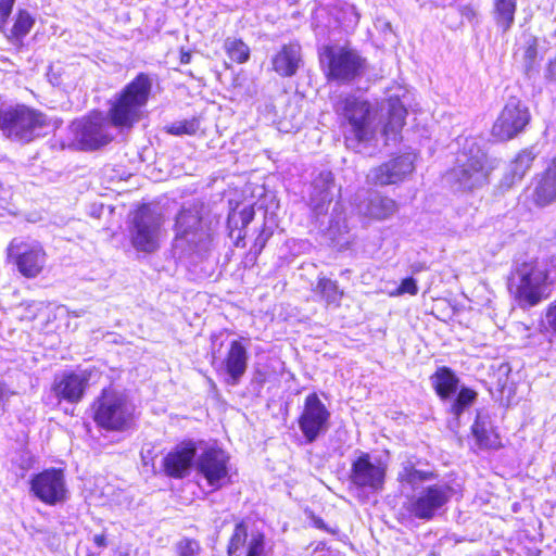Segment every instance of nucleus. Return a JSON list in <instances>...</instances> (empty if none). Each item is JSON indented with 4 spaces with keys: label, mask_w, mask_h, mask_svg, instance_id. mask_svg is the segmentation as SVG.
<instances>
[{
    "label": "nucleus",
    "mask_w": 556,
    "mask_h": 556,
    "mask_svg": "<svg viewBox=\"0 0 556 556\" xmlns=\"http://www.w3.org/2000/svg\"><path fill=\"white\" fill-rule=\"evenodd\" d=\"M15 0H0V30L3 31Z\"/></svg>",
    "instance_id": "79ce46f5"
},
{
    "label": "nucleus",
    "mask_w": 556,
    "mask_h": 556,
    "mask_svg": "<svg viewBox=\"0 0 556 556\" xmlns=\"http://www.w3.org/2000/svg\"><path fill=\"white\" fill-rule=\"evenodd\" d=\"M204 205L191 203L178 212L175 220V247L188 252L205 248L211 239V228L204 220Z\"/></svg>",
    "instance_id": "39448f33"
},
{
    "label": "nucleus",
    "mask_w": 556,
    "mask_h": 556,
    "mask_svg": "<svg viewBox=\"0 0 556 556\" xmlns=\"http://www.w3.org/2000/svg\"><path fill=\"white\" fill-rule=\"evenodd\" d=\"M554 283L551 263L535 258L516 265L509 279V290L518 305L526 309L547 299Z\"/></svg>",
    "instance_id": "f257e3e1"
},
{
    "label": "nucleus",
    "mask_w": 556,
    "mask_h": 556,
    "mask_svg": "<svg viewBox=\"0 0 556 556\" xmlns=\"http://www.w3.org/2000/svg\"><path fill=\"white\" fill-rule=\"evenodd\" d=\"M471 430L480 447L497 448L501 445L500 438L495 433L489 416L478 414Z\"/></svg>",
    "instance_id": "a878e982"
},
{
    "label": "nucleus",
    "mask_w": 556,
    "mask_h": 556,
    "mask_svg": "<svg viewBox=\"0 0 556 556\" xmlns=\"http://www.w3.org/2000/svg\"><path fill=\"white\" fill-rule=\"evenodd\" d=\"M34 24L35 18L26 10H20L10 34L7 35L8 39L13 42H21Z\"/></svg>",
    "instance_id": "7c9ffc66"
},
{
    "label": "nucleus",
    "mask_w": 556,
    "mask_h": 556,
    "mask_svg": "<svg viewBox=\"0 0 556 556\" xmlns=\"http://www.w3.org/2000/svg\"><path fill=\"white\" fill-rule=\"evenodd\" d=\"M330 413L316 393L306 396L303 412L299 418V426L305 439L313 442L328 428Z\"/></svg>",
    "instance_id": "f3484780"
},
{
    "label": "nucleus",
    "mask_w": 556,
    "mask_h": 556,
    "mask_svg": "<svg viewBox=\"0 0 556 556\" xmlns=\"http://www.w3.org/2000/svg\"><path fill=\"white\" fill-rule=\"evenodd\" d=\"M30 490L41 502L55 505L66 498V484L61 469H47L30 481Z\"/></svg>",
    "instance_id": "dca6fc26"
},
{
    "label": "nucleus",
    "mask_w": 556,
    "mask_h": 556,
    "mask_svg": "<svg viewBox=\"0 0 556 556\" xmlns=\"http://www.w3.org/2000/svg\"><path fill=\"white\" fill-rule=\"evenodd\" d=\"M517 0H493V14L496 25L507 31L515 21Z\"/></svg>",
    "instance_id": "c756f323"
},
{
    "label": "nucleus",
    "mask_w": 556,
    "mask_h": 556,
    "mask_svg": "<svg viewBox=\"0 0 556 556\" xmlns=\"http://www.w3.org/2000/svg\"><path fill=\"white\" fill-rule=\"evenodd\" d=\"M406 116V110L397 100H390L388 121L383 126V136L387 140H395L400 134L404 119Z\"/></svg>",
    "instance_id": "c85d7f7f"
},
{
    "label": "nucleus",
    "mask_w": 556,
    "mask_h": 556,
    "mask_svg": "<svg viewBox=\"0 0 556 556\" xmlns=\"http://www.w3.org/2000/svg\"><path fill=\"white\" fill-rule=\"evenodd\" d=\"M152 89L150 77L140 73L115 96L108 115L112 125L121 130L130 129L144 112Z\"/></svg>",
    "instance_id": "f03ea898"
},
{
    "label": "nucleus",
    "mask_w": 556,
    "mask_h": 556,
    "mask_svg": "<svg viewBox=\"0 0 556 556\" xmlns=\"http://www.w3.org/2000/svg\"><path fill=\"white\" fill-rule=\"evenodd\" d=\"M222 365L226 374V383L230 386L238 384L248 367L247 348L240 341L233 340Z\"/></svg>",
    "instance_id": "aec40b11"
},
{
    "label": "nucleus",
    "mask_w": 556,
    "mask_h": 556,
    "mask_svg": "<svg viewBox=\"0 0 556 556\" xmlns=\"http://www.w3.org/2000/svg\"><path fill=\"white\" fill-rule=\"evenodd\" d=\"M224 48L232 61L237 63H244L250 55L249 47L240 39L227 38Z\"/></svg>",
    "instance_id": "72a5a7b5"
},
{
    "label": "nucleus",
    "mask_w": 556,
    "mask_h": 556,
    "mask_svg": "<svg viewBox=\"0 0 556 556\" xmlns=\"http://www.w3.org/2000/svg\"><path fill=\"white\" fill-rule=\"evenodd\" d=\"M323 61H327L328 79L350 83L361 77L366 68V60L357 51L344 47H325Z\"/></svg>",
    "instance_id": "1a4fd4ad"
},
{
    "label": "nucleus",
    "mask_w": 556,
    "mask_h": 556,
    "mask_svg": "<svg viewBox=\"0 0 556 556\" xmlns=\"http://www.w3.org/2000/svg\"><path fill=\"white\" fill-rule=\"evenodd\" d=\"M50 126L48 116L25 104L0 109V131L7 139L26 144L43 135Z\"/></svg>",
    "instance_id": "7ed1b4c3"
},
{
    "label": "nucleus",
    "mask_w": 556,
    "mask_h": 556,
    "mask_svg": "<svg viewBox=\"0 0 556 556\" xmlns=\"http://www.w3.org/2000/svg\"><path fill=\"white\" fill-rule=\"evenodd\" d=\"M533 201L545 206L556 200V162L534 178Z\"/></svg>",
    "instance_id": "393cba45"
},
{
    "label": "nucleus",
    "mask_w": 556,
    "mask_h": 556,
    "mask_svg": "<svg viewBox=\"0 0 556 556\" xmlns=\"http://www.w3.org/2000/svg\"><path fill=\"white\" fill-rule=\"evenodd\" d=\"M8 256L25 278L39 276L47 263L43 247L35 240L13 239L8 248Z\"/></svg>",
    "instance_id": "f8f14e48"
},
{
    "label": "nucleus",
    "mask_w": 556,
    "mask_h": 556,
    "mask_svg": "<svg viewBox=\"0 0 556 556\" xmlns=\"http://www.w3.org/2000/svg\"><path fill=\"white\" fill-rule=\"evenodd\" d=\"M544 323L546 328L556 336V301L547 306L544 315Z\"/></svg>",
    "instance_id": "37998d69"
},
{
    "label": "nucleus",
    "mask_w": 556,
    "mask_h": 556,
    "mask_svg": "<svg viewBox=\"0 0 556 556\" xmlns=\"http://www.w3.org/2000/svg\"><path fill=\"white\" fill-rule=\"evenodd\" d=\"M387 466L380 460H371L367 453H362L352 464L351 482L362 489L379 491L386 479Z\"/></svg>",
    "instance_id": "2eb2a0df"
},
{
    "label": "nucleus",
    "mask_w": 556,
    "mask_h": 556,
    "mask_svg": "<svg viewBox=\"0 0 556 556\" xmlns=\"http://www.w3.org/2000/svg\"><path fill=\"white\" fill-rule=\"evenodd\" d=\"M248 539L247 527L243 523H238L231 535L228 553L230 556H242L241 549L243 548Z\"/></svg>",
    "instance_id": "c9c22d12"
},
{
    "label": "nucleus",
    "mask_w": 556,
    "mask_h": 556,
    "mask_svg": "<svg viewBox=\"0 0 556 556\" xmlns=\"http://www.w3.org/2000/svg\"><path fill=\"white\" fill-rule=\"evenodd\" d=\"M348 232V224L344 217L339 218L338 220H331L329 226V235L332 239L336 238L337 235H341Z\"/></svg>",
    "instance_id": "c03bdc74"
},
{
    "label": "nucleus",
    "mask_w": 556,
    "mask_h": 556,
    "mask_svg": "<svg viewBox=\"0 0 556 556\" xmlns=\"http://www.w3.org/2000/svg\"><path fill=\"white\" fill-rule=\"evenodd\" d=\"M264 552V536L262 534H253L247 546V556H262Z\"/></svg>",
    "instance_id": "a19ab883"
},
{
    "label": "nucleus",
    "mask_w": 556,
    "mask_h": 556,
    "mask_svg": "<svg viewBox=\"0 0 556 556\" xmlns=\"http://www.w3.org/2000/svg\"><path fill=\"white\" fill-rule=\"evenodd\" d=\"M405 293H408L410 295H416L418 293V286L416 283V280L414 278H405L402 280L399 288L392 292H390L391 296H400Z\"/></svg>",
    "instance_id": "ea45409f"
},
{
    "label": "nucleus",
    "mask_w": 556,
    "mask_h": 556,
    "mask_svg": "<svg viewBox=\"0 0 556 556\" xmlns=\"http://www.w3.org/2000/svg\"><path fill=\"white\" fill-rule=\"evenodd\" d=\"M194 456L195 446L192 443H186L177 446L163 459V466L166 475L173 478L185 477L190 470Z\"/></svg>",
    "instance_id": "4be33fe9"
},
{
    "label": "nucleus",
    "mask_w": 556,
    "mask_h": 556,
    "mask_svg": "<svg viewBox=\"0 0 556 556\" xmlns=\"http://www.w3.org/2000/svg\"><path fill=\"white\" fill-rule=\"evenodd\" d=\"M13 394L14 392L10 391L4 383L0 382V408L3 407L4 403Z\"/></svg>",
    "instance_id": "de8ad7c7"
},
{
    "label": "nucleus",
    "mask_w": 556,
    "mask_h": 556,
    "mask_svg": "<svg viewBox=\"0 0 556 556\" xmlns=\"http://www.w3.org/2000/svg\"><path fill=\"white\" fill-rule=\"evenodd\" d=\"M535 156L532 149L521 150L510 163L508 174L505 177L506 184L511 186L520 181L531 168Z\"/></svg>",
    "instance_id": "cd10ccee"
},
{
    "label": "nucleus",
    "mask_w": 556,
    "mask_h": 556,
    "mask_svg": "<svg viewBox=\"0 0 556 556\" xmlns=\"http://www.w3.org/2000/svg\"><path fill=\"white\" fill-rule=\"evenodd\" d=\"M485 162V154L478 147H472L469 152L464 151L457 156L456 165L447 174V180L464 191L481 188L489 177Z\"/></svg>",
    "instance_id": "423d86ee"
},
{
    "label": "nucleus",
    "mask_w": 556,
    "mask_h": 556,
    "mask_svg": "<svg viewBox=\"0 0 556 556\" xmlns=\"http://www.w3.org/2000/svg\"><path fill=\"white\" fill-rule=\"evenodd\" d=\"M433 477L432 471L418 470L409 464L405 465L399 472V479L413 488H416L419 482L430 481Z\"/></svg>",
    "instance_id": "473e14b6"
},
{
    "label": "nucleus",
    "mask_w": 556,
    "mask_h": 556,
    "mask_svg": "<svg viewBox=\"0 0 556 556\" xmlns=\"http://www.w3.org/2000/svg\"><path fill=\"white\" fill-rule=\"evenodd\" d=\"M113 128L111 121L101 113L75 121L71 126L74 140L81 150H96L110 143L114 138Z\"/></svg>",
    "instance_id": "9d476101"
},
{
    "label": "nucleus",
    "mask_w": 556,
    "mask_h": 556,
    "mask_svg": "<svg viewBox=\"0 0 556 556\" xmlns=\"http://www.w3.org/2000/svg\"><path fill=\"white\" fill-rule=\"evenodd\" d=\"M200 128V121L195 117L172 123L165 127L166 131L174 136L194 135Z\"/></svg>",
    "instance_id": "f704fd0d"
},
{
    "label": "nucleus",
    "mask_w": 556,
    "mask_h": 556,
    "mask_svg": "<svg viewBox=\"0 0 556 556\" xmlns=\"http://www.w3.org/2000/svg\"><path fill=\"white\" fill-rule=\"evenodd\" d=\"M163 236V217L150 205L140 206L129 226L132 247L140 252L152 253L160 247Z\"/></svg>",
    "instance_id": "6e6552de"
},
{
    "label": "nucleus",
    "mask_w": 556,
    "mask_h": 556,
    "mask_svg": "<svg viewBox=\"0 0 556 556\" xmlns=\"http://www.w3.org/2000/svg\"><path fill=\"white\" fill-rule=\"evenodd\" d=\"M177 556H200V543L192 539H182L176 544Z\"/></svg>",
    "instance_id": "58836bf2"
},
{
    "label": "nucleus",
    "mask_w": 556,
    "mask_h": 556,
    "mask_svg": "<svg viewBox=\"0 0 556 556\" xmlns=\"http://www.w3.org/2000/svg\"><path fill=\"white\" fill-rule=\"evenodd\" d=\"M358 213L369 219L384 220L393 216L397 210V203L379 193H370L357 205Z\"/></svg>",
    "instance_id": "5701e85b"
},
{
    "label": "nucleus",
    "mask_w": 556,
    "mask_h": 556,
    "mask_svg": "<svg viewBox=\"0 0 556 556\" xmlns=\"http://www.w3.org/2000/svg\"><path fill=\"white\" fill-rule=\"evenodd\" d=\"M16 463L23 470H27L31 467L33 459L28 453L24 452L21 454L20 459L16 460Z\"/></svg>",
    "instance_id": "49530a36"
},
{
    "label": "nucleus",
    "mask_w": 556,
    "mask_h": 556,
    "mask_svg": "<svg viewBox=\"0 0 556 556\" xmlns=\"http://www.w3.org/2000/svg\"><path fill=\"white\" fill-rule=\"evenodd\" d=\"M334 178L331 172L323 170L312 184L309 203L316 214H323L334 197Z\"/></svg>",
    "instance_id": "412c9836"
},
{
    "label": "nucleus",
    "mask_w": 556,
    "mask_h": 556,
    "mask_svg": "<svg viewBox=\"0 0 556 556\" xmlns=\"http://www.w3.org/2000/svg\"><path fill=\"white\" fill-rule=\"evenodd\" d=\"M316 291L328 305H339L343 296V291L339 289L338 282L328 278H320L317 282Z\"/></svg>",
    "instance_id": "2f4dec72"
},
{
    "label": "nucleus",
    "mask_w": 556,
    "mask_h": 556,
    "mask_svg": "<svg viewBox=\"0 0 556 556\" xmlns=\"http://www.w3.org/2000/svg\"><path fill=\"white\" fill-rule=\"evenodd\" d=\"M415 155L405 153L372 168L367 175L369 182L379 186L394 185L404 180L415 168Z\"/></svg>",
    "instance_id": "a211bd4d"
},
{
    "label": "nucleus",
    "mask_w": 556,
    "mask_h": 556,
    "mask_svg": "<svg viewBox=\"0 0 556 556\" xmlns=\"http://www.w3.org/2000/svg\"><path fill=\"white\" fill-rule=\"evenodd\" d=\"M302 63L301 47L299 43H289L273 56V70L282 77H291L295 75Z\"/></svg>",
    "instance_id": "b1692460"
},
{
    "label": "nucleus",
    "mask_w": 556,
    "mask_h": 556,
    "mask_svg": "<svg viewBox=\"0 0 556 556\" xmlns=\"http://www.w3.org/2000/svg\"><path fill=\"white\" fill-rule=\"evenodd\" d=\"M92 542L98 547H105L106 546V536H105L104 533L94 534L93 538H92Z\"/></svg>",
    "instance_id": "09e8293b"
},
{
    "label": "nucleus",
    "mask_w": 556,
    "mask_h": 556,
    "mask_svg": "<svg viewBox=\"0 0 556 556\" xmlns=\"http://www.w3.org/2000/svg\"><path fill=\"white\" fill-rule=\"evenodd\" d=\"M228 455L219 447L207 446L199 455L195 466L208 485L219 489L228 481Z\"/></svg>",
    "instance_id": "4468645a"
},
{
    "label": "nucleus",
    "mask_w": 556,
    "mask_h": 556,
    "mask_svg": "<svg viewBox=\"0 0 556 556\" xmlns=\"http://www.w3.org/2000/svg\"><path fill=\"white\" fill-rule=\"evenodd\" d=\"M523 59L528 67H531L539 54V40L532 35H525Z\"/></svg>",
    "instance_id": "4c0bfd02"
},
{
    "label": "nucleus",
    "mask_w": 556,
    "mask_h": 556,
    "mask_svg": "<svg viewBox=\"0 0 556 556\" xmlns=\"http://www.w3.org/2000/svg\"><path fill=\"white\" fill-rule=\"evenodd\" d=\"M431 382L437 394L446 400L456 392L459 380L450 368L443 366L431 376Z\"/></svg>",
    "instance_id": "bb28decb"
},
{
    "label": "nucleus",
    "mask_w": 556,
    "mask_h": 556,
    "mask_svg": "<svg viewBox=\"0 0 556 556\" xmlns=\"http://www.w3.org/2000/svg\"><path fill=\"white\" fill-rule=\"evenodd\" d=\"M134 405L116 390H103L94 404V421L109 430H124L131 424Z\"/></svg>",
    "instance_id": "0eeeda50"
},
{
    "label": "nucleus",
    "mask_w": 556,
    "mask_h": 556,
    "mask_svg": "<svg viewBox=\"0 0 556 556\" xmlns=\"http://www.w3.org/2000/svg\"><path fill=\"white\" fill-rule=\"evenodd\" d=\"M531 118L528 106L517 98H510L492 127V136L507 141L525 130Z\"/></svg>",
    "instance_id": "ddd939ff"
},
{
    "label": "nucleus",
    "mask_w": 556,
    "mask_h": 556,
    "mask_svg": "<svg viewBox=\"0 0 556 556\" xmlns=\"http://www.w3.org/2000/svg\"><path fill=\"white\" fill-rule=\"evenodd\" d=\"M452 493L453 490L447 483L428 484L415 491L407 501L406 509L418 519H432L450 501Z\"/></svg>",
    "instance_id": "9b49d317"
},
{
    "label": "nucleus",
    "mask_w": 556,
    "mask_h": 556,
    "mask_svg": "<svg viewBox=\"0 0 556 556\" xmlns=\"http://www.w3.org/2000/svg\"><path fill=\"white\" fill-rule=\"evenodd\" d=\"M242 214L244 215V218H243L244 224H248L252 219L253 212L244 211Z\"/></svg>",
    "instance_id": "8fccbe9b"
},
{
    "label": "nucleus",
    "mask_w": 556,
    "mask_h": 556,
    "mask_svg": "<svg viewBox=\"0 0 556 556\" xmlns=\"http://www.w3.org/2000/svg\"><path fill=\"white\" fill-rule=\"evenodd\" d=\"M544 78L556 84V55L548 61L544 71Z\"/></svg>",
    "instance_id": "a18cd8bd"
},
{
    "label": "nucleus",
    "mask_w": 556,
    "mask_h": 556,
    "mask_svg": "<svg viewBox=\"0 0 556 556\" xmlns=\"http://www.w3.org/2000/svg\"><path fill=\"white\" fill-rule=\"evenodd\" d=\"M477 393L470 389L463 388L456 400L451 405V412L453 415L458 417L465 408L473 403L476 400Z\"/></svg>",
    "instance_id": "e433bc0d"
},
{
    "label": "nucleus",
    "mask_w": 556,
    "mask_h": 556,
    "mask_svg": "<svg viewBox=\"0 0 556 556\" xmlns=\"http://www.w3.org/2000/svg\"><path fill=\"white\" fill-rule=\"evenodd\" d=\"M88 381L89 376L86 371L63 374L55 377L52 390L56 397L77 403L81 400Z\"/></svg>",
    "instance_id": "6ab92c4d"
},
{
    "label": "nucleus",
    "mask_w": 556,
    "mask_h": 556,
    "mask_svg": "<svg viewBox=\"0 0 556 556\" xmlns=\"http://www.w3.org/2000/svg\"><path fill=\"white\" fill-rule=\"evenodd\" d=\"M191 55L189 53L181 54V63L187 64L190 62Z\"/></svg>",
    "instance_id": "3c124183"
},
{
    "label": "nucleus",
    "mask_w": 556,
    "mask_h": 556,
    "mask_svg": "<svg viewBox=\"0 0 556 556\" xmlns=\"http://www.w3.org/2000/svg\"><path fill=\"white\" fill-rule=\"evenodd\" d=\"M334 111L344 118L345 140L361 143L374 139L376 125L370 103L354 94H341L333 104Z\"/></svg>",
    "instance_id": "20e7f679"
}]
</instances>
